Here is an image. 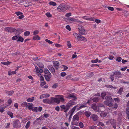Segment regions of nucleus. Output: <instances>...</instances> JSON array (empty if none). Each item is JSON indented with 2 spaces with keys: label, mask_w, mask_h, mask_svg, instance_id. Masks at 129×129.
Wrapping results in <instances>:
<instances>
[{
  "label": "nucleus",
  "mask_w": 129,
  "mask_h": 129,
  "mask_svg": "<svg viewBox=\"0 0 129 129\" xmlns=\"http://www.w3.org/2000/svg\"><path fill=\"white\" fill-rule=\"evenodd\" d=\"M43 102L44 103L48 104H51L54 103L53 100H52L51 98L50 100L48 99H44L43 100Z\"/></svg>",
  "instance_id": "9d476101"
},
{
  "label": "nucleus",
  "mask_w": 129,
  "mask_h": 129,
  "mask_svg": "<svg viewBox=\"0 0 129 129\" xmlns=\"http://www.w3.org/2000/svg\"><path fill=\"white\" fill-rule=\"evenodd\" d=\"M79 119V116L77 114L75 115L73 118V120H78Z\"/></svg>",
  "instance_id": "bb28decb"
},
{
  "label": "nucleus",
  "mask_w": 129,
  "mask_h": 129,
  "mask_svg": "<svg viewBox=\"0 0 129 129\" xmlns=\"http://www.w3.org/2000/svg\"><path fill=\"white\" fill-rule=\"evenodd\" d=\"M91 99L89 100H88L86 102V103H84L82 104L78 108H77V110H78L80 109H81L83 108L86 107L87 106L86 104L89 103L91 101Z\"/></svg>",
  "instance_id": "1a4fd4ad"
},
{
  "label": "nucleus",
  "mask_w": 129,
  "mask_h": 129,
  "mask_svg": "<svg viewBox=\"0 0 129 129\" xmlns=\"http://www.w3.org/2000/svg\"><path fill=\"white\" fill-rule=\"evenodd\" d=\"M106 101L104 102L105 104L109 106H111L112 105V102H113V100L110 96H107L106 98Z\"/></svg>",
  "instance_id": "f03ea898"
},
{
  "label": "nucleus",
  "mask_w": 129,
  "mask_h": 129,
  "mask_svg": "<svg viewBox=\"0 0 129 129\" xmlns=\"http://www.w3.org/2000/svg\"><path fill=\"white\" fill-rule=\"evenodd\" d=\"M31 110L32 111L37 112L38 111V108L37 107H33Z\"/></svg>",
  "instance_id": "37998d69"
},
{
  "label": "nucleus",
  "mask_w": 129,
  "mask_h": 129,
  "mask_svg": "<svg viewBox=\"0 0 129 129\" xmlns=\"http://www.w3.org/2000/svg\"><path fill=\"white\" fill-rule=\"evenodd\" d=\"M34 100V97L32 98H29L27 99V101L28 102H32Z\"/></svg>",
  "instance_id": "c9c22d12"
},
{
  "label": "nucleus",
  "mask_w": 129,
  "mask_h": 129,
  "mask_svg": "<svg viewBox=\"0 0 129 129\" xmlns=\"http://www.w3.org/2000/svg\"><path fill=\"white\" fill-rule=\"evenodd\" d=\"M60 107L61 110H63L65 112H66L69 109L67 104L66 105H61L60 106Z\"/></svg>",
  "instance_id": "0eeeda50"
},
{
  "label": "nucleus",
  "mask_w": 129,
  "mask_h": 129,
  "mask_svg": "<svg viewBox=\"0 0 129 129\" xmlns=\"http://www.w3.org/2000/svg\"><path fill=\"white\" fill-rule=\"evenodd\" d=\"M28 1V0H26L25 1V2L27 4V5H25V7H27L31 5L30 3Z\"/></svg>",
  "instance_id": "e433bc0d"
},
{
  "label": "nucleus",
  "mask_w": 129,
  "mask_h": 129,
  "mask_svg": "<svg viewBox=\"0 0 129 129\" xmlns=\"http://www.w3.org/2000/svg\"><path fill=\"white\" fill-rule=\"evenodd\" d=\"M65 7V6L64 4H61L60 5L58 6L57 10L59 11H63Z\"/></svg>",
  "instance_id": "f8f14e48"
},
{
  "label": "nucleus",
  "mask_w": 129,
  "mask_h": 129,
  "mask_svg": "<svg viewBox=\"0 0 129 129\" xmlns=\"http://www.w3.org/2000/svg\"><path fill=\"white\" fill-rule=\"evenodd\" d=\"M114 100L115 102H118L120 101L119 99L118 98H115L114 99Z\"/></svg>",
  "instance_id": "69168bd1"
},
{
  "label": "nucleus",
  "mask_w": 129,
  "mask_h": 129,
  "mask_svg": "<svg viewBox=\"0 0 129 129\" xmlns=\"http://www.w3.org/2000/svg\"><path fill=\"white\" fill-rule=\"evenodd\" d=\"M98 58L96 59H92L91 60V62L92 63H96L98 62Z\"/></svg>",
  "instance_id": "3c124183"
},
{
  "label": "nucleus",
  "mask_w": 129,
  "mask_h": 129,
  "mask_svg": "<svg viewBox=\"0 0 129 129\" xmlns=\"http://www.w3.org/2000/svg\"><path fill=\"white\" fill-rule=\"evenodd\" d=\"M68 21L70 22H73L77 21V19L71 17H69L68 19Z\"/></svg>",
  "instance_id": "aec40b11"
},
{
  "label": "nucleus",
  "mask_w": 129,
  "mask_h": 129,
  "mask_svg": "<svg viewBox=\"0 0 129 129\" xmlns=\"http://www.w3.org/2000/svg\"><path fill=\"white\" fill-rule=\"evenodd\" d=\"M45 77L46 80L47 81H49L50 80V78L51 77V75L50 74H49V75H45Z\"/></svg>",
  "instance_id": "393cba45"
},
{
  "label": "nucleus",
  "mask_w": 129,
  "mask_h": 129,
  "mask_svg": "<svg viewBox=\"0 0 129 129\" xmlns=\"http://www.w3.org/2000/svg\"><path fill=\"white\" fill-rule=\"evenodd\" d=\"M18 70V69L16 70L15 71H13L11 70H10L8 71V74L9 75H12L15 74L16 73V71Z\"/></svg>",
  "instance_id": "5701e85b"
},
{
  "label": "nucleus",
  "mask_w": 129,
  "mask_h": 129,
  "mask_svg": "<svg viewBox=\"0 0 129 129\" xmlns=\"http://www.w3.org/2000/svg\"><path fill=\"white\" fill-rule=\"evenodd\" d=\"M38 76L40 77V80L43 81L44 80V77L42 76H41V74H38Z\"/></svg>",
  "instance_id": "4d7b16f0"
},
{
  "label": "nucleus",
  "mask_w": 129,
  "mask_h": 129,
  "mask_svg": "<svg viewBox=\"0 0 129 129\" xmlns=\"http://www.w3.org/2000/svg\"><path fill=\"white\" fill-rule=\"evenodd\" d=\"M15 14L17 16H19L23 14V13L22 12L19 11L15 12Z\"/></svg>",
  "instance_id": "8fccbe9b"
},
{
  "label": "nucleus",
  "mask_w": 129,
  "mask_h": 129,
  "mask_svg": "<svg viewBox=\"0 0 129 129\" xmlns=\"http://www.w3.org/2000/svg\"><path fill=\"white\" fill-rule=\"evenodd\" d=\"M39 31L37 30H35L34 32H33V35H35L37 34H38L39 33Z\"/></svg>",
  "instance_id": "680f3d73"
},
{
  "label": "nucleus",
  "mask_w": 129,
  "mask_h": 129,
  "mask_svg": "<svg viewBox=\"0 0 129 129\" xmlns=\"http://www.w3.org/2000/svg\"><path fill=\"white\" fill-rule=\"evenodd\" d=\"M1 63L5 65H9L10 62L8 61L7 62H1Z\"/></svg>",
  "instance_id": "ea45409f"
},
{
  "label": "nucleus",
  "mask_w": 129,
  "mask_h": 129,
  "mask_svg": "<svg viewBox=\"0 0 129 129\" xmlns=\"http://www.w3.org/2000/svg\"><path fill=\"white\" fill-rule=\"evenodd\" d=\"M49 69L51 72L53 73L54 72V70L53 67H51L50 68H49Z\"/></svg>",
  "instance_id": "338daca9"
},
{
  "label": "nucleus",
  "mask_w": 129,
  "mask_h": 129,
  "mask_svg": "<svg viewBox=\"0 0 129 129\" xmlns=\"http://www.w3.org/2000/svg\"><path fill=\"white\" fill-rule=\"evenodd\" d=\"M67 45L68 48H70L71 47V43L70 41H68L67 42Z\"/></svg>",
  "instance_id": "5fc2aeb1"
},
{
  "label": "nucleus",
  "mask_w": 129,
  "mask_h": 129,
  "mask_svg": "<svg viewBox=\"0 0 129 129\" xmlns=\"http://www.w3.org/2000/svg\"><path fill=\"white\" fill-rule=\"evenodd\" d=\"M113 75L116 77H120L121 75V73L120 72H115L114 73Z\"/></svg>",
  "instance_id": "412c9836"
},
{
  "label": "nucleus",
  "mask_w": 129,
  "mask_h": 129,
  "mask_svg": "<svg viewBox=\"0 0 129 129\" xmlns=\"http://www.w3.org/2000/svg\"><path fill=\"white\" fill-rule=\"evenodd\" d=\"M60 75L61 76L64 77L66 75V73L63 72L61 73Z\"/></svg>",
  "instance_id": "774afa93"
},
{
  "label": "nucleus",
  "mask_w": 129,
  "mask_h": 129,
  "mask_svg": "<svg viewBox=\"0 0 129 129\" xmlns=\"http://www.w3.org/2000/svg\"><path fill=\"white\" fill-rule=\"evenodd\" d=\"M46 15L48 17H50L52 16V15L49 12L46 13Z\"/></svg>",
  "instance_id": "6e6d98bb"
},
{
  "label": "nucleus",
  "mask_w": 129,
  "mask_h": 129,
  "mask_svg": "<svg viewBox=\"0 0 129 129\" xmlns=\"http://www.w3.org/2000/svg\"><path fill=\"white\" fill-rule=\"evenodd\" d=\"M7 114L9 115L11 118H13L14 117L13 116V113L11 112L8 111L7 112Z\"/></svg>",
  "instance_id": "2f4dec72"
},
{
  "label": "nucleus",
  "mask_w": 129,
  "mask_h": 129,
  "mask_svg": "<svg viewBox=\"0 0 129 129\" xmlns=\"http://www.w3.org/2000/svg\"><path fill=\"white\" fill-rule=\"evenodd\" d=\"M126 112L128 118L129 119V108H127Z\"/></svg>",
  "instance_id": "49530a36"
},
{
  "label": "nucleus",
  "mask_w": 129,
  "mask_h": 129,
  "mask_svg": "<svg viewBox=\"0 0 129 129\" xmlns=\"http://www.w3.org/2000/svg\"><path fill=\"white\" fill-rule=\"evenodd\" d=\"M49 4L53 6H55L56 5V3L52 1H50L49 3Z\"/></svg>",
  "instance_id": "4c0bfd02"
},
{
  "label": "nucleus",
  "mask_w": 129,
  "mask_h": 129,
  "mask_svg": "<svg viewBox=\"0 0 129 129\" xmlns=\"http://www.w3.org/2000/svg\"><path fill=\"white\" fill-rule=\"evenodd\" d=\"M30 122V121H29L25 125V127L26 129H27L29 127Z\"/></svg>",
  "instance_id": "c03bdc74"
},
{
  "label": "nucleus",
  "mask_w": 129,
  "mask_h": 129,
  "mask_svg": "<svg viewBox=\"0 0 129 129\" xmlns=\"http://www.w3.org/2000/svg\"><path fill=\"white\" fill-rule=\"evenodd\" d=\"M53 63L54 67L56 69H58L59 66V64L58 62L56 61H54L53 62Z\"/></svg>",
  "instance_id": "dca6fc26"
},
{
  "label": "nucleus",
  "mask_w": 129,
  "mask_h": 129,
  "mask_svg": "<svg viewBox=\"0 0 129 129\" xmlns=\"http://www.w3.org/2000/svg\"><path fill=\"white\" fill-rule=\"evenodd\" d=\"M89 129H97L98 127L96 126L92 125L89 127Z\"/></svg>",
  "instance_id": "a18cd8bd"
},
{
  "label": "nucleus",
  "mask_w": 129,
  "mask_h": 129,
  "mask_svg": "<svg viewBox=\"0 0 129 129\" xmlns=\"http://www.w3.org/2000/svg\"><path fill=\"white\" fill-rule=\"evenodd\" d=\"M122 59V58L119 57H117L116 58V61L118 62H120L121 61Z\"/></svg>",
  "instance_id": "bf43d9fd"
},
{
  "label": "nucleus",
  "mask_w": 129,
  "mask_h": 129,
  "mask_svg": "<svg viewBox=\"0 0 129 129\" xmlns=\"http://www.w3.org/2000/svg\"><path fill=\"white\" fill-rule=\"evenodd\" d=\"M58 84L57 83L54 84L52 86V88H55L57 87L58 86Z\"/></svg>",
  "instance_id": "052dcab7"
},
{
  "label": "nucleus",
  "mask_w": 129,
  "mask_h": 129,
  "mask_svg": "<svg viewBox=\"0 0 129 129\" xmlns=\"http://www.w3.org/2000/svg\"><path fill=\"white\" fill-rule=\"evenodd\" d=\"M50 95L48 93H45L41 95L40 96V98L42 99L44 98H47L49 97Z\"/></svg>",
  "instance_id": "f3484780"
},
{
  "label": "nucleus",
  "mask_w": 129,
  "mask_h": 129,
  "mask_svg": "<svg viewBox=\"0 0 129 129\" xmlns=\"http://www.w3.org/2000/svg\"><path fill=\"white\" fill-rule=\"evenodd\" d=\"M78 120H73L72 121L71 124L72 125H75L77 126L78 124Z\"/></svg>",
  "instance_id": "4be33fe9"
},
{
  "label": "nucleus",
  "mask_w": 129,
  "mask_h": 129,
  "mask_svg": "<svg viewBox=\"0 0 129 129\" xmlns=\"http://www.w3.org/2000/svg\"><path fill=\"white\" fill-rule=\"evenodd\" d=\"M30 32L29 31H26L24 32V34L25 36H27L29 35Z\"/></svg>",
  "instance_id": "de8ad7c7"
},
{
  "label": "nucleus",
  "mask_w": 129,
  "mask_h": 129,
  "mask_svg": "<svg viewBox=\"0 0 129 129\" xmlns=\"http://www.w3.org/2000/svg\"><path fill=\"white\" fill-rule=\"evenodd\" d=\"M106 87L108 88H110L111 89L114 88L116 89V87H114L110 85H106L105 86Z\"/></svg>",
  "instance_id": "c85d7f7f"
},
{
  "label": "nucleus",
  "mask_w": 129,
  "mask_h": 129,
  "mask_svg": "<svg viewBox=\"0 0 129 129\" xmlns=\"http://www.w3.org/2000/svg\"><path fill=\"white\" fill-rule=\"evenodd\" d=\"M35 68L36 69V73H42L43 72V71L41 69H38V67L37 66H35Z\"/></svg>",
  "instance_id": "6ab92c4d"
},
{
  "label": "nucleus",
  "mask_w": 129,
  "mask_h": 129,
  "mask_svg": "<svg viewBox=\"0 0 129 129\" xmlns=\"http://www.w3.org/2000/svg\"><path fill=\"white\" fill-rule=\"evenodd\" d=\"M97 126H102L103 127L104 126V125L102 122H99L98 123Z\"/></svg>",
  "instance_id": "a19ab883"
},
{
  "label": "nucleus",
  "mask_w": 129,
  "mask_h": 129,
  "mask_svg": "<svg viewBox=\"0 0 129 129\" xmlns=\"http://www.w3.org/2000/svg\"><path fill=\"white\" fill-rule=\"evenodd\" d=\"M21 105L23 106H26L29 110H31L33 106L32 104H30L26 102H23L21 104Z\"/></svg>",
  "instance_id": "39448f33"
},
{
  "label": "nucleus",
  "mask_w": 129,
  "mask_h": 129,
  "mask_svg": "<svg viewBox=\"0 0 129 129\" xmlns=\"http://www.w3.org/2000/svg\"><path fill=\"white\" fill-rule=\"evenodd\" d=\"M84 114L87 117H90L91 113L89 111H86L84 112Z\"/></svg>",
  "instance_id": "a878e982"
},
{
  "label": "nucleus",
  "mask_w": 129,
  "mask_h": 129,
  "mask_svg": "<svg viewBox=\"0 0 129 129\" xmlns=\"http://www.w3.org/2000/svg\"><path fill=\"white\" fill-rule=\"evenodd\" d=\"M18 40H17V41H20L21 42H23V41L24 39L22 37L18 36Z\"/></svg>",
  "instance_id": "cd10ccee"
},
{
  "label": "nucleus",
  "mask_w": 129,
  "mask_h": 129,
  "mask_svg": "<svg viewBox=\"0 0 129 129\" xmlns=\"http://www.w3.org/2000/svg\"><path fill=\"white\" fill-rule=\"evenodd\" d=\"M6 93L7 94L10 95H11L14 93V91H6Z\"/></svg>",
  "instance_id": "473e14b6"
},
{
  "label": "nucleus",
  "mask_w": 129,
  "mask_h": 129,
  "mask_svg": "<svg viewBox=\"0 0 129 129\" xmlns=\"http://www.w3.org/2000/svg\"><path fill=\"white\" fill-rule=\"evenodd\" d=\"M123 87H121L119 89L117 93L118 94H121L123 91Z\"/></svg>",
  "instance_id": "58836bf2"
},
{
  "label": "nucleus",
  "mask_w": 129,
  "mask_h": 129,
  "mask_svg": "<svg viewBox=\"0 0 129 129\" xmlns=\"http://www.w3.org/2000/svg\"><path fill=\"white\" fill-rule=\"evenodd\" d=\"M73 35L75 38L78 40L80 41H86V38L80 35H79L76 33H74Z\"/></svg>",
  "instance_id": "7ed1b4c3"
},
{
  "label": "nucleus",
  "mask_w": 129,
  "mask_h": 129,
  "mask_svg": "<svg viewBox=\"0 0 129 129\" xmlns=\"http://www.w3.org/2000/svg\"><path fill=\"white\" fill-rule=\"evenodd\" d=\"M79 126L81 128H83L84 127V125L82 122H80L79 123Z\"/></svg>",
  "instance_id": "13d9d810"
},
{
  "label": "nucleus",
  "mask_w": 129,
  "mask_h": 129,
  "mask_svg": "<svg viewBox=\"0 0 129 129\" xmlns=\"http://www.w3.org/2000/svg\"><path fill=\"white\" fill-rule=\"evenodd\" d=\"M107 8L109 10H110L111 11H113L114 10V8L113 7H107Z\"/></svg>",
  "instance_id": "e2e57ef3"
},
{
  "label": "nucleus",
  "mask_w": 129,
  "mask_h": 129,
  "mask_svg": "<svg viewBox=\"0 0 129 129\" xmlns=\"http://www.w3.org/2000/svg\"><path fill=\"white\" fill-rule=\"evenodd\" d=\"M107 115V113H104L103 112H102L100 114V116L102 117H105Z\"/></svg>",
  "instance_id": "c756f323"
},
{
  "label": "nucleus",
  "mask_w": 129,
  "mask_h": 129,
  "mask_svg": "<svg viewBox=\"0 0 129 129\" xmlns=\"http://www.w3.org/2000/svg\"><path fill=\"white\" fill-rule=\"evenodd\" d=\"M90 117L94 121H96L98 119V116L95 114L92 115Z\"/></svg>",
  "instance_id": "ddd939ff"
},
{
  "label": "nucleus",
  "mask_w": 129,
  "mask_h": 129,
  "mask_svg": "<svg viewBox=\"0 0 129 129\" xmlns=\"http://www.w3.org/2000/svg\"><path fill=\"white\" fill-rule=\"evenodd\" d=\"M91 107L95 112H100L101 111L100 108H98V106H97L95 104H93L92 105Z\"/></svg>",
  "instance_id": "423d86ee"
},
{
  "label": "nucleus",
  "mask_w": 129,
  "mask_h": 129,
  "mask_svg": "<svg viewBox=\"0 0 129 129\" xmlns=\"http://www.w3.org/2000/svg\"><path fill=\"white\" fill-rule=\"evenodd\" d=\"M66 98L68 99H73L74 100H75L77 99L75 94L74 93H72L70 94Z\"/></svg>",
  "instance_id": "9b49d317"
},
{
  "label": "nucleus",
  "mask_w": 129,
  "mask_h": 129,
  "mask_svg": "<svg viewBox=\"0 0 129 129\" xmlns=\"http://www.w3.org/2000/svg\"><path fill=\"white\" fill-rule=\"evenodd\" d=\"M13 127L15 128H19L21 126L20 122L18 120H14L13 121Z\"/></svg>",
  "instance_id": "20e7f679"
},
{
  "label": "nucleus",
  "mask_w": 129,
  "mask_h": 129,
  "mask_svg": "<svg viewBox=\"0 0 129 129\" xmlns=\"http://www.w3.org/2000/svg\"><path fill=\"white\" fill-rule=\"evenodd\" d=\"M76 102L74 101L71 100L69 101L67 104L68 107L70 108L73 105H75L76 104Z\"/></svg>",
  "instance_id": "6e6552de"
},
{
  "label": "nucleus",
  "mask_w": 129,
  "mask_h": 129,
  "mask_svg": "<svg viewBox=\"0 0 129 129\" xmlns=\"http://www.w3.org/2000/svg\"><path fill=\"white\" fill-rule=\"evenodd\" d=\"M110 122L111 124H113V127L114 128V129H116V126L115 125H114V122H115V121L114 120H111L110 121H107L106 122V123L107 124H108V123Z\"/></svg>",
  "instance_id": "2eb2a0df"
},
{
  "label": "nucleus",
  "mask_w": 129,
  "mask_h": 129,
  "mask_svg": "<svg viewBox=\"0 0 129 129\" xmlns=\"http://www.w3.org/2000/svg\"><path fill=\"white\" fill-rule=\"evenodd\" d=\"M98 108H99L101 110V107H103L104 109L105 108L104 105L103 104H99L98 105Z\"/></svg>",
  "instance_id": "7c9ffc66"
},
{
  "label": "nucleus",
  "mask_w": 129,
  "mask_h": 129,
  "mask_svg": "<svg viewBox=\"0 0 129 129\" xmlns=\"http://www.w3.org/2000/svg\"><path fill=\"white\" fill-rule=\"evenodd\" d=\"M79 106V105H77L75 106L71 110V112L73 113L76 109L77 110V108H78V107Z\"/></svg>",
  "instance_id": "b1692460"
},
{
  "label": "nucleus",
  "mask_w": 129,
  "mask_h": 129,
  "mask_svg": "<svg viewBox=\"0 0 129 129\" xmlns=\"http://www.w3.org/2000/svg\"><path fill=\"white\" fill-rule=\"evenodd\" d=\"M61 68H64L63 70H62V71H65L68 68V67L67 66L63 65L62 66Z\"/></svg>",
  "instance_id": "603ef678"
},
{
  "label": "nucleus",
  "mask_w": 129,
  "mask_h": 129,
  "mask_svg": "<svg viewBox=\"0 0 129 129\" xmlns=\"http://www.w3.org/2000/svg\"><path fill=\"white\" fill-rule=\"evenodd\" d=\"M79 33L82 35H85L86 33V31H85V29L83 28H82L81 29L79 28Z\"/></svg>",
  "instance_id": "4468645a"
},
{
  "label": "nucleus",
  "mask_w": 129,
  "mask_h": 129,
  "mask_svg": "<svg viewBox=\"0 0 129 129\" xmlns=\"http://www.w3.org/2000/svg\"><path fill=\"white\" fill-rule=\"evenodd\" d=\"M82 18L88 20L94 21V19L92 18H89L88 17L84 16L82 17Z\"/></svg>",
  "instance_id": "a211bd4d"
},
{
  "label": "nucleus",
  "mask_w": 129,
  "mask_h": 129,
  "mask_svg": "<svg viewBox=\"0 0 129 129\" xmlns=\"http://www.w3.org/2000/svg\"><path fill=\"white\" fill-rule=\"evenodd\" d=\"M45 41L48 43L50 44H51L53 43V42L50 40L48 39H46Z\"/></svg>",
  "instance_id": "0e129e2a"
},
{
  "label": "nucleus",
  "mask_w": 129,
  "mask_h": 129,
  "mask_svg": "<svg viewBox=\"0 0 129 129\" xmlns=\"http://www.w3.org/2000/svg\"><path fill=\"white\" fill-rule=\"evenodd\" d=\"M92 100H93V102H96L99 101V99L97 97H94Z\"/></svg>",
  "instance_id": "79ce46f5"
},
{
  "label": "nucleus",
  "mask_w": 129,
  "mask_h": 129,
  "mask_svg": "<svg viewBox=\"0 0 129 129\" xmlns=\"http://www.w3.org/2000/svg\"><path fill=\"white\" fill-rule=\"evenodd\" d=\"M4 111V108L2 106H0V112L2 113H3Z\"/></svg>",
  "instance_id": "864d4df0"
},
{
  "label": "nucleus",
  "mask_w": 129,
  "mask_h": 129,
  "mask_svg": "<svg viewBox=\"0 0 129 129\" xmlns=\"http://www.w3.org/2000/svg\"><path fill=\"white\" fill-rule=\"evenodd\" d=\"M18 38V36H15L12 38V39L14 41L17 39Z\"/></svg>",
  "instance_id": "09e8293b"
},
{
  "label": "nucleus",
  "mask_w": 129,
  "mask_h": 129,
  "mask_svg": "<svg viewBox=\"0 0 129 129\" xmlns=\"http://www.w3.org/2000/svg\"><path fill=\"white\" fill-rule=\"evenodd\" d=\"M56 98H51L52 100H53L54 102L59 104L60 102H63L65 101L63 96L62 95H56L55 96Z\"/></svg>",
  "instance_id": "f257e3e1"
},
{
  "label": "nucleus",
  "mask_w": 129,
  "mask_h": 129,
  "mask_svg": "<svg viewBox=\"0 0 129 129\" xmlns=\"http://www.w3.org/2000/svg\"><path fill=\"white\" fill-rule=\"evenodd\" d=\"M33 39L34 40H39L40 39V38L37 35L34 37Z\"/></svg>",
  "instance_id": "f704fd0d"
},
{
  "label": "nucleus",
  "mask_w": 129,
  "mask_h": 129,
  "mask_svg": "<svg viewBox=\"0 0 129 129\" xmlns=\"http://www.w3.org/2000/svg\"><path fill=\"white\" fill-rule=\"evenodd\" d=\"M107 94V93L106 92H102L101 95V96L102 98L103 99L104 98V97Z\"/></svg>",
  "instance_id": "72a5a7b5"
}]
</instances>
